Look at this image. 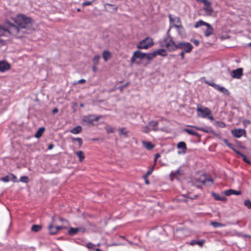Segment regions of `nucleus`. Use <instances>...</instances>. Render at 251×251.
Wrapping results in <instances>:
<instances>
[{"instance_id": "1", "label": "nucleus", "mask_w": 251, "mask_h": 251, "mask_svg": "<svg viewBox=\"0 0 251 251\" xmlns=\"http://www.w3.org/2000/svg\"><path fill=\"white\" fill-rule=\"evenodd\" d=\"M160 46L162 47L167 48L170 51L180 49L182 50V51L189 53L193 49V46L190 43L181 41L177 43H175L171 37L164 38V40L160 42Z\"/></svg>"}, {"instance_id": "2", "label": "nucleus", "mask_w": 251, "mask_h": 251, "mask_svg": "<svg viewBox=\"0 0 251 251\" xmlns=\"http://www.w3.org/2000/svg\"><path fill=\"white\" fill-rule=\"evenodd\" d=\"M27 30L20 29L19 26L17 25H15L9 22L6 24V27H3L0 25V36L4 35L6 33H8L13 36H15L17 38H21L24 36ZM4 41L0 38V46L4 45Z\"/></svg>"}, {"instance_id": "3", "label": "nucleus", "mask_w": 251, "mask_h": 251, "mask_svg": "<svg viewBox=\"0 0 251 251\" xmlns=\"http://www.w3.org/2000/svg\"><path fill=\"white\" fill-rule=\"evenodd\" d=\"M15 22L19 26L20 29L27 30L25 34L30 33L32 29L31 28V19L23 15H18L15 18Z\"/></svg>"}, {"instance_id": "4", "label": "nucleus", "mask_w": 251, "mask_h": 251, "mask_svg": "<svg viewBox=\"0 0 251 251\" xmlns=\"http://www.w3.org/2000/svg\"><path fill=\"white\" fill-rule=\"evenodd\" d=\"M56 218L55 217H52V222L48 226V229L50 234L54 235L57 233V232L63 228L66 227L63 226H55L56 225Z\"/></svg>"}, {"instance_id": "5", "label": "nucleus", "mask_w": 251, "mask_h": 251, "mask_svg": "<svg viewBox=\"0 0 251 251\" xmlns=\"http://www.w3.org/2000/svg\"><path fill=\"white\" fill-rule=\"evenodd\" d=\"M153 45V42L152 38L147 37L141 41L137 46V48L139 49H147Z\"/></svg>"}, {"instance_id": "6", "label": "nucleus", "mask_w": 251, "mask_h": 251, "mask_svg": "<svg viewBox=\"0 0 251 251\" xmlns=\"http://www.w3.org/2000/svg\"><path fill=\"white\" fill-rule=\"evenodd\" d=\"M201 182L204 185L210 186L213 183V180L211 178H206L205 174L202 175L199 179L196 178L193 180V182L195 184Z\"/></svg>"}, {"instance_id": "7", "label": "nucleus", "mask_w": 251, "mask_h": 251, "mask_svg": "<svg viewBox=\"0 0 251 251\" xmlns=\"http://www.w3.org/2000/svg\"><path fill=\"white\" fill-rule=\"evenodd\" d=\"M197 110L198 112V116L202 118L207 117V116L211 114L210 110L207 107L201 108L199 105L197 106Z\"/></svg>"}, {"instance_id": "8", "label": "nucleus", "mask_w": 251, "mask_h": 251, "mask_svg": "<svg viewBox=\"0 0 251 251\" xmlns=\"http://www.w3.org/2000/svg\"><path fill=\"white\" fill-rule=\"evenodd\" d=\"M99 116L95 117L94 115L84 116L82 121L87 125H94V122L98 121L100 119Z\"/></svg>"}, {"instance_id": "9", "label": "nucleus", "mask_w": 251, "mask_h": 251, "mask_svg": "<svg viewBox=\"0 0 251 251\" xmlns=\"http://www.w3.org/2000/svg\"><path fill=\"white\" fill-rule=\"evenodd\" d=\"M231 133L234 137L240 138L242 136L246 135V130L241 128L234 129L231 130Z\"/></svg>"}, {"instance_id": "10", "label": "nucleus", "mask_w": 251, "mask_h": 251, "mask_svg": "<svg viewBox=\"0 0 251 251\" xmlns=\"http://www.w3.org/2000/svg\"><path fill=\"white\" fill-rule=\"evenodd\" d=\"M146 53L142 52L139 50H137L135 51L133 53V55L131 59V61L132 62H134L135 61V59L136 58H139L140 59H142L145 58Z\"/></svg>"}, {"instance_id": "11", "label": "nucleus", "mask_w": 251, "mask_h": 251, "mask_svg": "<svg viewBox=\"0 0 251 251\" xmlns=\"http://www.w3.org/2000/svg\"><path fill=\"white\" fill-rule=\"evenodd\" d=\"M243 75V69L238 68L233 70L231 73V76L234 78L239 79Z\"/></svg>"}, {"instance_id": "12", "label": "nucleus", "mask_w": 251, "mask_h": 251, "mask_svg": "<svg viewBox=\"0 0 251 251\" xmlns=\"http://www.w3.org/2000/svg\"><path fill=\"white\" fill-rule=\"evenodd\" d=\"M103 6L105 10L110 13L114 12L118 9V6L115 4H111L106 3H105Z\"/></svg>"}, {"instance_id": "13", "label": "nucleus", "mask_w": 251, "mask_h": 251, "mask_svg": "<svg viewBox=\"0 0 251 251\" xmlns=\"http://www.w3.org/2000/svg\"><path fill=\"white\" fill-rule=\"evenodd\" d=\"M203 10L207 15L211 16L212 15L213 10L211 6V3L210 1H208L204 4Z\"/></svg>"}, {"instance_id": "14", "label": "nucleus", "mask_w": 251, "mask_h": 251, "mask_svg": "<svg viewBox=\"0 0 251 251\" xmlns=\"http://www.w3.org/2000/svg\"><path fill=\"white\" fill-rule=\"evenodd\" d=\"M10 68V64L4 61H0V72H5L9 70Z\"/></svg>"}, {"instance_id": "15", "label": "nucleus", "mask_w": 251, "mask_h": 251, "mask_svg": "<svg viewBox=\"0 0 251 251\" xmlns=\"http://www.w3.org/2000/svg\"><path fill=\"white\" fill-rule=\"evenodd\" d=\"M206 25L205 26L207 29L204 32V35L206 37H208L213 34V28L209 24L207 23Z\"/></svg>"}, {"instance_id": "16", "label": "nucleus", "mask_w": 251, "mask_h": 251, "mask_svg": "<svg viewBox=\"0 0 251 251\" xmlns=\"http://www.w3.org/2000/svg\"><path fill=\"white\" fill-rule=\"evenodd\" d=\"M169 17L170 22L172 23L173 22H176L177 23L179 24V25H174V26H175V27L177 28L181 27V25L180 24V20L179 18L176 17V18L173 19L171 14L169 15Z\"/></svg>"}, {"instance_id": "17", "label": "nucleus", "mask_w": 251, "mask_h": 251, "mask_svg": "<svg viewBox=\"0 0 251 251\" xmlns=\"http://www.w3.org/2000/svg\"><path fill=\"white\" fill-rule=\"evenodd\" d=\"M190 126V127H194L198 130L202 131L206 133H212V134L214 133V132L212 130V129L210 127H207L206 128H204L199 127H197V126Z\"/></svg>"}, {"instance_id": "18", "label": "nucleus", "mask_w": 251, "mask_h": 251, "mask_svg": "<svg viewBox=\"0 0 251 251\" xmlns=\"http://www.w3.org/2000/svg\"><path fill=\"white\" fill-rule=\"evenodd\" d=\"M224 194L226 196H230V195H232V194H234V195H240L241 194V191H235V190H233V189H229V190L225 191Z\"/></svg>"}, {"instance_id": "19", "label": "nucleus", "mask_w": 251, "mask_h": 251, "mask_svg": "<svg viewBox=\"0 0 251 251\" xmlns=\"http://www.w3.org/2000/svg\"><path fill=\"white\" fill-rule=\"evenodd\" d=\"M119 135H124L125 137H128L129 132L126 127L119 128L118 130Z\"/></svg>"}, {"instance_id": "20", "label": "nucleus", "mask_w": 251, "mask_h": 251, "mask_svg": "<svg viewBox=\"0 0 251 251\" xmlns=\"http://www.w3.org/2000/svg\"><path fill=\"white\" fill-rule=\"evenodd\" d=\"M212 195L214 197V199L217 201H226V198L225 196H221L213 192L212 193Z\"/></svg>"}, {"instance_id": "21", "label": "nucleus", "mask_w": 251, "mask_h": 251, "mask_svg": "<svg viewBox=\"0 0 251 251\" xmlns=\"http://www.w3.org/2000/svg\"><path fill=\"white\" fill-rule=\"evenodd\" d=\"M177 148L178 149H182V152L183 153H185L187 150L186 144L184 142H179L177 144Z\"/></svg>"}, {"instance_id": "22", "label": "nucleus", "mask_w": 251, "mask_h": 251, "mask_svg": "<svg viewBox=\"0 0 251 251\" xmlns=\"http://www.w3.org/2000/svg\"><path fill=\"white\" fill-rule=\"evenodd\" d=\"M102 57L104 61L106 62L111 57V54L109 51L105 50L103 51Z\"/></svg>"}, {"instance_id": "23", "label": "nucleus", "mask_w": 251, "mask_h": 251, "mask_svg": "<svg viewBox=\"0 0 251 251\" xmlns=\"http://www.w3.org/2000/svg\"><path fill=\"white\" fill-rule=\"evenodd\" d=\"M142 144L144 147L149 150H151L154 147V145L150 142L143 141Z\"/></svg>"}, {"instance_id": "24", "label": "nucleus", "mask_w": 251, "mask_h": 251, "mask_svg": "<svg viewBox=\"0 0 251 251\" xmlns=\"http://www.w3.org/2000/svg\"><path fill=\"white\" fill-rule=\"evenodd\" d=\"M155 54V56L157 55H159L162 56H166L167 55V52L164 49H159L154 51Z\"/></svg>"}, {"instance_id": "25", "label": "nucleus", "mask_w": 251, "mask_h": 251, "mask_svg": "<svg viewBox=\"0 0 251 251\" xmlns=\"http://www.w3.org/2000/svg\"><path fill=\"white\" fill-rule=\"evenodd\" d=\"M81 126H78L75 127L73 128L72 130H71L70 132L73 134H76L79 133L81 131Z\"/></svg>"}, {"instance_id": "26", "label": "nucleus", "mask_w": 251, "mask_h": 251, "mask_svg": "<svg viewBox=\"0 0 251 251\" xmlns=\"http://www.w3.org/2000/svg\"><path fill=\"white\" fill-rule=\"evenodd\" d=\"M45 130V128L44 127H41L39 128L38 129V130L37 131V132L35 135V136L37 138L41 137L42 136L43 132H44Z\"/></svg>"}, {"instance_id": "27", "label": "nucleus", "mask_w": 251, "mask_h": 251, "mask_svg": "<svg viewBox=\"0 0 251 251\" xmlns=\"http://www.w3.org/2000/svg\"><path fill=\"white\" fill-rule=\"evenodd\" d=\"M184 131L189 135H195L199 137H200V135L197 132L192 129L185 128L184 129Z\"/></svg>"}, {"instance_id": "28", "label": "nucleus", "mask_w": 251, "mask_h": 251, "mask_svg": "<svg viewBox=\"0 0 251 251\" xmlns=\"http://www.w3.org/2000/svg\"><path fill=\"white\" fill-rule=\"evenodd\" d=\"M42 226L39 225H34L31 227V230L34 232H38L41 230Z\"/></svg>"}, {"instance_id": "29", "label": "nucleus", "mask_w": 251, "mask_h": 251, "mask_svg": "<svg viewBox=\"0 0 251 251\" xmlns=\"http://www.w3.org/2000/svg\"><path fill=\"white\" fill-rule=\"evenodd\" d=\"M149 125L150 126H153V128L152 129L154 131H157L158 128L156 127L158 125V123L157 121H151L150 122Z\"/></svg>"}, {"instance_id": "30", "label": "nucleus", "mask_w": 251, "mask_h": 251, "mask_svg": "<svg viewBox=\"0 0 251 251\" xmlns=\"http://www.w3.org/2000/svg\"><path fill=\"white\" fill-rule=\"evenodd\" d=\"M68 234L71 236H73L77 233V228L71 227L68 231Z\"/></svg>"}, {"instance_id": "31", "label": "nucleus", "mask_w": 251, "mask_h": 251, "mask_svg": "<svg viewBox=\"0 0 251 251\" xmlns=\"http://www.w3.org/2000/svg\"><path fill=\"white\" fill-rule=\"evenodd\" d=\"M76 154L79 157V160L80 162H82L84 160L85 156L82 151H77L76 152Z\"/></svg>"}, {"instance_id": "32", "label": "nucleus", "mask_w": 251, "mask_h": 251, "mask_svg": "<svg viewBox=\"0 0 251 251\" xmlns=\"http://www.w3.org/2000/svg\"><path fill=\"white\" fill-rule=\"evenodd\" d=\"M217 89L219 90L220 92H221L222 93H223L225 94H226L227 95H229V91L226 89L225 87L218 86V87L217 88Z\"/></svg>"}, {"instance_id": "33", "label": "nucleus", "mask_w": 251, "mask_h": 251, "mask_svg": "<svg viewBox=\"0 0 251 251\" xmlns=\"http://www.w3.org/2000/svg\"><path fill=\"white\" fill-rule=\"evenodd\" d=\"M207 24V23L204 22L202 20H200L198 22L196 23V24L195 25V27L198 28L199 26H201V25H206Z\"/></svg>"}, {"instance_id": "34", "label": "nucleus", "mask_w": 251, "mask_h": 251, "mask_svg": "<svg viewBox=\"0 0 251 251\" xmlns=\"http://www.w3.org/2000/svg\"><path fill=\"white\" fill-rule=\"evenodd\" d=\"M155 57V54L154 52L150 53H146L145 58H147L149 60H151L152 58Z\"/></svg>"}, {"instance_id": "35", "label": "nucleus", "mask_w": 251, "mask_h": 251, "mask_svg": "<svg viewBox=\"0 0 251 251\" xmlns=\"http://www.w3.org/2000/svg\"><path fill=\"white\" fill-rule=\"evenodd\" d=\"M210 225L214 227H220V226H225L224 225H223L220 223L217 222H211L210 223Z\"/></svg>"}, {"instance_id": "36", "label": "nucleus", "mask_w": 251, "mask_h": 251, "mask_svg": "<svg viewBox=\"0 0 251 251\" xmlns=\"http://www.w3.org/2000/svg\"><path fill=\"white\" fill-rule=\"evenodd\" d=\"M105 129L107 133H114L115 131V129L109 126H105Z\"/></svg>"}, {"instance_id": "37", "label": "nucleus", "mask_w": 251, "mask_h": 251, "mask_svg": "<svg viewBox=\"0 0 251 251\" xmlns=\"http://www.w3.org/2000/svg\"><path fill=\"white\" fill-rule=\"evenodd\" d=\"M100 56L99 55H96L93 58V63L94 65H97L99 63Z\"/></svg>"}, {"instance_id": "38", "label": "nucleus", "mask_w": 251, "mask_h": 251, "mask_svg": "<svg viewBox=\"0 0 251 251\" xmlns=\"http://www.w3.org/2000/svg\"><path fill=\"white\" fill-rule=\"evenodd\" d=\"M20 180L24 183H28L29 181V179L26 176H23L20 178Z\"/></svg>"}, {"instance_id": "39", "label": "nucleus", "mask_w": 251, "mask_h": 251, "mask_svg": "<svg viewBox=\"0 0 251 251\" xmlns=\"http://www.w3.org/2000/svg\"><path fill=\"white\" fill-rule=\"evenodd\" d=\"M72 141H77V142H78V144H79V147H80L81 146L82 144V140L80 138H79V137H78V138H72Z\"/></svg>"}, {"instance_id": "40", "label": "nucleus", "mask_w": 251, "mask_h": 251, "mask_svg": "<svg viewBox=\"0 0 251 251\" xmlns=\"http://www.w3.org/2000/svg\"><path fill=\"white\" fill-rule=\"evenodd\" d=\"M244 205L249 209H251V201L249 200H246L244 201Z\"/></svg>"}, {"instance_id": "41", "label": "nucleus", "mask_w": 251, "mask_h": 251, "mask_svg": "<svg viewBox=\"0 0 251 251\" xmlns=\"http://www.w3.org/2000/svg\"><path fill=\"white\" fill-rule=\"evenodd\" d=\"M10 180H11L14 182L18 181V180L17 179V177L12 174H10Z\"/></svg>"}, {"instance_id": "42", "label": "nucleus", "mask_w": 251, "mask_h": 251, "mask_svg": "<svg viewBox=\"0 0 251 251\" xmlns=\"http://www.w3.org/2000/svg\"><path fill=\"white\" fill-rule=\"evenodd\" d=\"M0 180L5 182H8L9 181H10V174L4 177H1L0 178Z\"/></svg>"}, {"instance_id": "43", "label": "nucleus", "mask_w": 251, "mask_h": 251, "mask_svg": "<svg viewBox=\"0 0 251 251\" xmlns=\"http://www.w3.org/2000/svg\"><path fill=\"white\" fill-rule=\"evenodd\" d=\"M142 131L146 133H148L150 131V129L148 126H144L142 127Z\"/></svg>"}, {"instance_id": "44", "label": "nucleus", "mask_w": 251, "mask_h": 251, "mask_svg": "<svg viewBox=\"0 0 251 251\" xmlns=\"http://www.w3.org/2000/svg\"><path fill=\"white\" fill-rule=\"evenodd\" d=\"M94 0H92L91 1H85L82 3V6H86L92 4Z\"/></svg>"}, {"instance_id": "45", "label": "nucleus", "mask_w": 251, "mask_h": 251, "mask_svg": "<svg viewBox=\"0 0 251 251\" xmlns=\"http://www.w3.org/2000/svg\"><path fill=\"white\" fill-rule=\"evenodd\" d=\"M154 166H155V165H154L150 170H149L147 171V172L146 173L147 176H149L152 173V171L154 170Z\"/></svg>"}, {"instance_id": "46", "label": "nucleus", "mask_w": 251, "mask_h": 251, "mask_svg": "<svg viewBox=\"0 0 251 251\" xmlns=\"http://www.w3.org/2000/svg\"><path fill=\"white\" fill-rule=\"evenodd\" d=\"M76 228H77V233L79 232L83 233V232H85L86 231V229L83 227H76Z\"/></svg>"}, {"instance_id": "47", "label": "nucleus", "mask_w": 251, "mask_h": 251, "mask_svg": "<svg viewBox=\"0 0 251 251\" xmlns=\"http://www.w3.org/2000/svg\"><path fill=\"white\" fill-rule=\"evenodd\" d=\"M223 141L224 142V143L229 147L231 148L232 147V144H230L227 139H224Z\"/></svg>"}, {"instance_id": "48", "label": "nucleus", "mask_w": 251, "mask_h": 251, "mask_svg": "<svg viewBox=\"0 0 251 251\" xmlns=\"http://www.w3.org/2000/svg\"><path fill=\"white\" fill-rule=\"evenodd\" d=\"M243 160L247 163L250 164L251 162L248 159L246 156L243 154V156H242Z\"/></svg>"}, {"instance_id": "49", "label": "nucleus", "mask_w": 251, "mask_h": 251, "mask_svg": "<svg viewBox=\"0 0 251 251\" xmlns=\"http://www.w3.org/2000/svg\"><path fill=\"white\" fill-rule=\"evenodd\" d=\"M180 173H179V170H177L176 172L175 173H172L171 174V176H176L178 175H179Z\"/></svg>"}, {"instance_id": "50", "label": "nucleus", "mask_w": 251, "mask_h": 251, "mask_svg": "<svg viewBox=\"0 0 251 251\" xmlns=\"http://www.w3.org/2000/svg\"><path fill=\"white\" fill-rule=\"evenodd\" d=\"M94 244H93L92 243H88L87 245H86V247L88 248V249H93L94 248Z\"/></svg>"}, {"instance_id": "51", "label": "nucleus", "mask_w": 251, "mask_h": 251, "mask_svg": "<svg viewBox=\"0 0 251 251\" xmlns=\"http://www.w3.org/2000/svg\"><path fill=\"white\" fill-rule=\"evenodd\" d=\"M209 84L213 87H214L216 89H217V88L218 87V85L214 83H209Z\"/></svg>"}, {"instance_id": "52", "label": "nucleus", "mask_w": 251, "mask_h": 251, "mask_svg": "<svg viewBox=\"0 0 251 251\" xmlns=\"http://www.w3.org/2000/svg\"><path fill=\"white\" fill-rule=\"evenodd\" d=\"M85 82H86V80L85 79H81L78 80L77 83H79V84H82V83H84Z\"/></svg>"}, {"instance_id": "53", "label": "nucleus", "mask_w": 251, "mask_h": 251, "mask_svg": "<svg viewBox=\"0 0 251 251\" xmlns=\"http://www.w3.org/2000/svg\"><path fill=\"white\" fill-rule=\"evenodd\" d=\"M193 43L197 46L199 45V41L197 40H194L193 41Z\"/></svg>"}, {"instance_id": "54", "label": "nucleus", "mask_w": 251, "mask_h": 251, "mask_svg": "<svg viewBox=\"0 0 251 251\" xmlns=\"http://www.w3.org/2000/svg\"><path fill=\"white\" fill-rule=\"evenodd\" d=\"M203 244V241H197V244L199 245L200 246H202Z\"/></svg>"}, {"instance_id": "55", "label": "nucleus", "mask_w": 251, "mask_h": 251, "mask_svg": "<svg viewBox=\"0 0 251 251\" xmlns=\"http://www.w3.org/2000/svg\"><path fill=\"white\" fill-rule=\"evenodd\" d=\"M129 84V83L128 82H127L126 84H125L124 85H123V86H121L120 87V89L121 90V91H122L125 87H126L127 86H128V85Z\"/></svg>"}, {"instance_id": "56", "label": "nucleus", "mask_w": 251, "mask_h": 251, "mask_svg": "<svg viewBox=\"0 0 251 251\" xmlns=\"http://www.w3.org/2000/svg\"><path fill=\"white\" fill-rule=\"evenodd\" d=\"M234 152L237 153V154L239 155L241 157H242V156H243V154H242V153H241L240 151H237V150H236Z\"/></svg>"}, {"instance_id": "57", "label": "nucleus", "mask_w": 251, "mask_h": 251, "mask_svg": "<svg viewBox=\"0 0 251 251\" xmlns=\"http://www.w3.org/2000/svg\"><path fill=\"white\" fill-rule=\"evenodd\" d=\"M234 152L237 153V154L239 155L241 157H242V156H243V154H242V153H241L240 151H237V150H236Z\"/></svg>"}, {"instance_id": "58", "label": "nucleus", "mask_w": 251, "mask_h": 251, "mask_svg": "<svg viewBox=\"0 0 251 251\" xmlns=\"http://www.w3.org/2000/svg\"><path fill=\"white\" fill-rule=\"evenodd\" d=\"M234 152L237 153V154L239 155L241 157H242V156H243V154H242V153H241L240 151H237V150H236Z\"/></svg>"}, {"instance_id": "59", "label": "nucleus", "mask_w": 251, "mask_h": 251, "mask_svg": "<svg viewBox=\"0 0 251 251\" xmlns=\"http://www.w3.org/2000/svg\"><path fill=\"white\" fill-rule=\"evenodd\" d=\"M185 52V51H181V52L180 53V56L181 57V59H183L184 58V57Z\"/></svg>"}, {"instance_id": "60", "label": "nucleus", "mask_w": 251, "mask_h": 251, "mask_svg": "<svg viewBox=\"0 0 251 251\" xmlns=\"http://www.w3.org/2000/svg\"><path fill=\"white\" fill-rule=\"evenodd\" d=\"M197 244V241L196 240H192L190 243V245L192 246H194V245Z\"/></svg>"}, {"instance_id": "61", "label": "nucleus", "mask_w": 251, "mask_h": 251, "mask_svg": "<svg viewBox=\"0 0 251 251\" xmlns=\"http://www.w3.org/2000/svg\"><path fill=\"white\" fill-rule=\"evenodd\" d=\"M53 147H54L53 144H50V145H49V146H48V149H49V150H51V149H53Z\"/></svg>"}, {"instance_id": "62", "label": "nucleus", "mask_w": 251, "mask_h": 251, "mask_svg": "<svg viewBox=\"0 0 251 251\" xmlns=\"http://www.w3.org/2000/svg\"><path fill=\"white\" fill-rule=\"evenodd\" d=\"M197 1H200V2H201L202 3H203V4H204L205 3H206V2H207V1L208 0H196Z\"/></svg>"}, {"instance_id": "63", "label": "nucleus", "mask_w": 251, "mask_h": 251, "mask_svg": "<svg viewBox=\"0 0 251 251\" xmlns=\"http://www.w3.org/2000/svg\"><path fill=\"white\" fill-rule=\"evenodd\" d=\"M58 111V110L57 108H55L52 110V113L54 114L56 113H57Z\"/></svg>"}, {"instance_id": "64", "label": "nucleus", "mask_w": 251, "mask_h": 251, "mask_svg": "<svg viewBox=\"0 0 251 251\" xmlns=\"http://www.w3.org/2000/svg\"><path fill=\"white\" fill-rule=\"evenodd\" d=\"M207 117H208V118L211 120V121H213V116L211 115V114L210 115H209V116H207Z\"/></svg>"}]
</instances>
